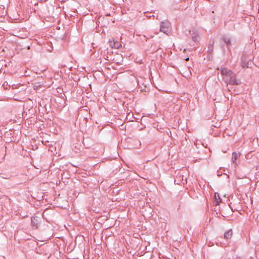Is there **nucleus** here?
Returning a JSON list of instances; mask_svg holds the SVG:
<instances>
[{"label":"nucleus","instance_id":"nucleus-10","mask_svg":"<svg viewBox=\"0 0 259 259\" xmlns=\"http://www.w3.org/2000/svg\"><path fill=\"white\" fill-rule=\"evenodd\" d=\"M223 41L227 46L231 45V39L230 38L228 37H224L223 38Z\"/></svg>","mask_w":259,"mask_h":259},{"label":"nucleus","instance_id":"nucleus-1","mask_svg":"<svg viewBox=\"0 0 259 259\" xmlns=\"http://www.w3.org/2000/svg\"><path fill=\"white\" fill-rule=\"evenodd\" d=\"M225 82L227 84L231 85H239L241 83L240 79H237L235 73H233L232 76H230L229 78H226Z\"/></svg>","mask_w":259,"mask_h":259},{"label":"nucleus","instance_id":"nucleus-8","mask_svg":"<svg viewBox=\"0 0 259 259\" xmlns=\"http://www.w3.org/2000/svg\"><path fill=\"white\" fill-rule=\"evenodd\" d=\"M232 230L230 229L224 233V238L226 239H230L232 237Z\"/></svg>","mask_w":259,"mask_h":259},{"label":"nucleus","instance_id":"nucleus-9","mask_svg":"<svg viewBox=\"0 0 259 259\" xmlns=\"http://www.w3.org/2000/svg\"><path fill=\"white\" fill-rule=\"evenodd\" d=\"M214 44V39H210L209 40V46L208 47L209 52H212L213 51Z\"/></svg>","mask_w":259,"mask_h":259},{"label":"nucleus","instance_id":"nucleus-12","mask_svg":"<svg viewBox=\"0 0 259 259\" xmlns=\"http://www.w3.org/2000/svg\"><path fill=\"white\" fill-rule=\"evenodd\" d=\"M242 66H243V67H244L245 66H246L247 67H248V65H247L246 64H245V65L243 64Z\"/></svg>","mask_w":259,"mask_h":259},{"label":"nucleus","instance_id":"nucleus-2","mask_svg":"<svg viewBox=\"0 0 259 259\" xmlns=\"http://www.w3.org/2000/svg\"><path fill=\"white\" fill-rule=\"evenodd\" d=\"M170 30V24L168 21H162L161 22L160 31L168 34Z\"/></svg>","mask_w":259,"mask_h":259},{"label":"nucleus","instance_id":"nucleus-6","mask_svg":"<svg viewBox=\"0 0 259 259\" xmlns=\"http://www.w3.org/2000/svg\"><path fill=\"white\" fill-rule=\"evenodd\" d=\"M240 153L239 152H233L232 160L233 163L235 165V166L238 164L237 160L240 157Z\"/></svg>","mask_w":259,"mask_h":259},{"label":"nucleus","instance_id":"nucleus-5","mask_svg":"<svg viewBox=\"0 0 259 259\" xmlns=\"http://www.w3.org/2000/svg\"><path fill=\"white\" fill-rule=\"evenodd\" d=\"M41 222V218L34 217L31 218V225L33 229H37Z\"/></svg>","mask_w":259,"mask_h":259},{"label":"nucleus","instance_id":"nucleus-3","mask_svg":"<svg viewBox=\"0 0 259 259\" xmlns=\"http://www.w3.org/2000/svg\"><path fill=\"white\" fill-rule=\"evenodd\" d=\"M218 70L220 71L221 74L223 76H224V78L225 77H226V78H229V77L230 76H232V75H233L234 73L231 70L228 69L227 68H225V67L218 68Z\"/></svg>","mask_w":259,"mask_h":259},{"label":"nucleus","instance_id":"nucleus-4","mask_svg":"<svg viewBox=\"0 0 259 259\" xmlns=\"http://www.w3.org/2000/svg\"><path fill=\"white\" fill-rule=\"evenodd\" d=\"M175 181V182L177 183L178 185H180L181 183L184 184L185 183H187V178L185 177L183 174H181L179 172L177 177Z\"/></svg>","mask_w":259,"mask_h":259},{"label":"nucleus","instance_id":"nucleus-13","mask_svg":"<svg viewBox=\"0 0 259 259\" xmlns=\"http://www.w3.org/2000/svg\"><path fill=\"white\" fill-rule=\"evenodd\" d=\"M189 58H187L186 59V61H188V60H189Z\"/></svg>","mask_w":259,"mask_h":259},{"label":"nucleus","instance_id":"nucleus-7","mask_svg":"<svg viewBox=\"0 0 259 259\" xmlns=\"http://www.w3.org/2000/svg\"><path fill=\"white\" fill-rule=\"evenodd\" d=\"M109 46L112 49H119L121 46V44L116 40L113 39L109 41Z\"/></svg>","mask_w":259,"mask_h":259},{"label":"nucleus","instance_id":"nucleus-14","mask_svg":"<svg viewBox=\"0 0 259 259\" xmlns=\"http://www.w3.org/2000/svg\"><path fill=\"white\" fill-rule=\"evenodd\" d=\"M228 90H229V91L230 92L231 91L230 89H229H229H228Z\"/></svg>","mask_w":259,"mask_h":259},{"label":"nucleus","instance_id":"nucleus-11","mask_svg":"<svg viewBox=\"0 0 259 259\" xmlns=\"http://www.w3.org/2000/svg\"><path fill=\"white\" fill-rule=\"evenodd\" d=\"M192 39L194 41H196L197 40V36H193Z\"/></svg>","mask_w":259,"mask_h":259}]
</instances>
